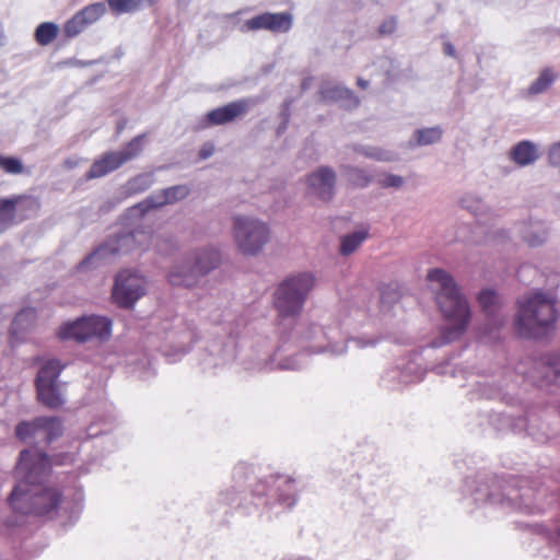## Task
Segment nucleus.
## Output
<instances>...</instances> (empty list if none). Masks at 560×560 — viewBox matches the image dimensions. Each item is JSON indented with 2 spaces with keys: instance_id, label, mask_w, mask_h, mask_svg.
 Wrapping results in <instances>:
<instances>
[{
  "instance_id": "obj_1",
  "label": "nucleus",
  "mask_w": 560,
  "mask_h": 560,
  "mask_svg": "<svg viewBox=\"0 0 560 560\" xmlns=\"http://www.w3.org/2000/svg\"><path fill=\"white\" fill-rule=\"evenodd\" d=\"M51 462L46 453L37 448L20 452L15 465L16 483L7 501L10 509L21 515H33L52 520L60 511L69 513L71 522L78 520L83 504V492L77 490L71 501L60 487L51 480Z\"/></svg>"
},
{
  "instance_id": "obj_2",
  "label": "nucleus",
  "mask_w": 560,
  "mask_h": 560,
  "mask_svg": "<svg viewBox=\"0 0 560 560\" xmlns=\"http://www.w3.org/2000/svg\"><path fill=\"white\" fill-rule=\"evenodd\" d=\"M427 280L446 319L442 329V341L439 345L452 342L464 334L470 322L471 313L468 302L460 293L454 278L444 269L429 270Z\"/></svg>"
},
{
  "instance_id": "obj_3",
  "label": "nucleus",
  "mask_w": 560,
  "mask_h": 560,
  "mask_svg": "<svg viewBox=\"0 0 560 560\" xmlns=\"http://www.w3.org/2000/svg\"><path fill=\"white\" fill-rule=\"evenodd\" d=\"M556 299L541 290L518 301L515 329L520 337L539 339L553 329L558 314Z\"/></svg>"
},
{
  "instance_id": "obj_4",
  "label": "nucleus",
  "mask_w": 560,
  "mask_h": 560,
  "mask_svg": "<svg viewBox=\"0 0 560 560\" xmlns=\"http://www.w3.org/2000/svg\"><path fill=\"white\" fill-rule=\"evenodd\" d=\"M152 242V234L147 229H136L109 235L78 265L79 271H89L113 262L118 256L136 249L145 250Z\"/></svg>"
},
{
  "instance_id": "obj_5",
  "label": "nucleus",
  "mask_w": 560,
  "mask_h": 560,
  "mask_svg": "<svg viewBox=\"0 0 560 560\" xmlns=\"http://www.w3.org/2000/svg\"><path fill=\"white\" fill-rule=\"evenodd\" d=\"M314 287L310 272H300L285 278L275 292V307L282 319L298 316Z\"/></svg>"
},
{
  "instance_id": "obj_6",
  "label": "nucleus",
  "mask_w": 560,
  "mask_h": 560,
  "mask_svg": "<svg viewBox=\"0 0 560 560\" xmlns=\"http://www.w3.org/2000/svg\"><path fill=\"white\" fill-rule=\"evenodd\" d=\"M232 230L235 245L245 256L258 255L270 237L268 224L250 215H235Z\"/></svg>"
},
{
  "instance_id": "obj_7",
  "label": "nucleus",
  "mask_w": 560,
  "mask_h": 560,
  "mask_svg": "<svg viewBox=\"0 0 560 560\" xmlns=\"http://www.w3.org/2000/svg\"><path fill=\"white\" fill-rule=\"evenodd\" d=\"M112 332V320L104 316L89 315L63 323L57 332L61 340L83 343L94 338L106 339Z\"/></svg>"
},
{
  "instance_id": "obj_8",
  "label": "nucleus",
  "mask_w": 560,
  "mask_h": 560,
  "mask_svg": "<svg viewBox=\"0 0 560 560\" xmlns=\"http://www.w3.org/2000/svg\"><path fill=\"white\" fill-rule=\"evenodd\" d=\"M302 337L310 342V349L314 353H330L340 355L346 352L347 346L342 340H336L341 336L339 328H324L318 325H311L305 328L302 324L293 328L289 338Z\"/></svg>"
},
{
  "instance_id": "obj_9",
  "label": "nucleus",
  "mask_w": 560,
  "mask_h": 560,
  "mask_svg": "<svg viewBox=\"0 0 560 560\" xmlns=\"http://www.w3.org/2000/svg\"><path fill=\"white\" fill-rule=\"evenodd\" d=\"M14 434L23 443L49 444L62 434V424L58 417H37L19 422Z\"/></svg>"
},
{
  "instance_id": "obj_10",
  "label": "nucleus",
  "mask_w": 560,
  "mask_h": 560,
  "mask_svg": "<svg viewBox=\"0 0 560 560\" xmlns=\"http://www.w3.org/2000/svg\"><path fill=\"white\" fill-rule=\"evenodd\" d=\"M145 135L132 138L120 151L105 153L96 160L86 173V178H98L119 168L122 164L136 159L143 151Z\"/></svg>"
},
{
  "instance_id": "obj_11",
  "label": "nucleus",
  "mask_w": 560,
  "mask_h": 560,
  "mask_svg": "<svg viewBox=\"0 0 560 560\" xmlns=\"http://www.w3.org/2000/svg\"><path fill=\"white\" fill-rule=\"evenodd\" d=\"M282 348L283 345L275 349L268 341H257L242 353L238 364L250 374L271 372L276 370V360Z\"/></svg>"
},
{
  "instance_id": "obj_12",
  "label": "nucleus",
  "mask_w": 560,
  "mask_h": 560,
  "mask_svg": "<svg viewBox=\"0 0 560 560\" xmlns=\"http://www.w3.org/2000/svg\"><path fill=\"white\" fill-rule=\"evenodd\" d=\"M466 485L470 488V498L476 504L511 509V497L502 492L501 482L497 477L468 478Z\"/></svg>"
},
{
  "instance_id": "obj_13",
  "label": "nucleus",
  "mask_w": 560,
  "mask_h": 560,
  "mask_svg": "<svg viewBox=\"0 0 560 560\" xmlns=\"http://www.w3.org/2000/svg\"><path fill=\"white\" fill-rule=\"evenodd\" d=\"M145 287L143 277L131 270H122L115 278L113 299L118 306L130 308L145 294Z\"/></svg>"
},
{
  "instance_id": "obj_14",
  "label": "nucleus",
  "mask_w": 560,
  "mask_h": 560,
  "mask_svg": "<svg viewBox=\"0 0 560 560\" xmlns=\"http://www.w3.org/2000/svg\"><path fill=\"white\" fill-rule=\"evenodd\" d=\"M190 192L187 185H175L158 191L152 192L145 199L130 209L132 215L137 213L143 217L148 211L161 208L166 205H173L185 199Z\"/></svg>"
},
{
  "instance_id": "obj_15",
  "label": "nucleus",
  "mask_w": 560,
  "mask_h": 560,
  "mask_svg": "<svg viewBox=\"0 0 560 560\" xmlns=\"http://www.w3.org/2000/svg\"><path fill=\"white\" fill-rule=\"evenodd\" d=\"M292 25L293 15L290 12H265L245 21L240 31L247 33L265 30L272 33H287Z\"/></svg>"
},
{
  "instance_id": "obj_16",
  "label": "nucleus",
  "mask_w": 560,
  "mask_h": 560,
  "mask_svg": "<svg viewBox=\"0 0 560 560\" xmlns=\"http://www.w3.org/2000/svg\"><path fill=\"white\" fill-rule=\"evenodd\" d=\"M336 183V172L329 166H319L306 177L310 192L325 202L334 198Z\"/></svg>"
},
{
  "instance_id": "obj_17",
  "label": "nucleus",
  "mask_w": 560,
  "mask_h": 560,
  "mask_svg": "<svg viewBox=\"0 0 560 560\" xmlns=\"http://www.w3.org/2000/svg\"><path fill=\"white\" fill-rule=\"evenodd\" d=\"M253 102L241 98L207 113L205 121L207 126H221L234 121L244 116L250 109Z\"/></svg>"
},
{
  "instance_id": "obj_18",
  "label": "nucleus",
  "mask_w": 560,
  "mask_h": 560,
  "mask_svg": "<svg viewBox=\"0 0 560 560\" xmlns=\"http://www.w3.org/2000/svg\"><path fill=\"white\" fill-rule=\"evenodd\" d=\"M186 256L200 279L217 269L221 262V254L214 247L197 248L187 253Z\"/></svg>"
},
{
  "instance_id": "obj_19",
  "label": "nucleus",
  "mask_w": 560,
  "mask_h": 560,
  "mask_svg": "<svg viewBox=\"0 0 560 560\" xmlns=\"http://www.w3.org/2000/svg\"><path fill=\"white\" fill-rule=\"evenodd\" d=\"M167 280L173 287L191 288L199 282L200 277L196 272L188 257L185 255L170 268L167 272Z\"/></svg>"
},
{
  "instance_id": "obj_20",
  "label": "nucleus",
  "mask_w": 560,
  "mask_h": 560,
  "mask_svg": "<svg viewBox=\"0 0 560 560\" xmlns=\"http://www.w3.org/2000/svg\"><path fill=\"white\" fill-rule=\"evenodd\" d=\"M319 93L324 101L337 102L347 109L355 108L360 103L358 96L350 89L332 82H324Z\"/></svg>"
},
{
  "instance_id": "obj_21",
  "label": "nucleus",
  "mask_w": 560,
  "mask_h": 560,
  "mask_svg": "<svg viewBox=\"0 0 560 560\" xmlns=\"http://www.w3.org/2000/svg\"><path fill=\"white\" fill-rule=\"evenodd\" d=\"M271 495L277 497L279 503L290 509L295 505L298 500V487L296 481L292 477L278 475L273 479Z\"/></svg>"
},
{
  "instance_id": "obj_22",
  "label": "nucleus",
  "mask_w": 560,
  "mask_h": 560,
  "mask_svg": "<svg viewBox=\"0 0 560 560\" xmlns=\"http://www.w3.org/2000/svg\"><path fill=\"white\" fill-rule=\"evenodd\" d=\"M478 302L493 329H498L505 324L506 317L500 313L499 296L493 290H482L478 294Z\"/></svg>"
},
{
  "instance_id": "obj_23",
  "label": "nucleus",
  "mask_w": 560,
  "mask_h": 560,
  "mask_svg": "<svg viewBox=\"0 0 560 560\" xmlns=\"http://www.w3.org/2000/svg\"><path fill=\"white\" fill-rule=\"evenodd\" d=\"M510 159L520 167L534 164L539 159L537 145L529 140L517 142L510 150Z\"/></svg>"
},
{
  "instance_id": "obj_24",
  "label": "nucleus",
  "mask_w": 560,
  "mask_h": 560,
  "mask_svg": "<svg viewBox=\"0 0 560 560\" xmlns=\"http://www.w3.org/2000/svg\"><path fill=\"white\" fill-rule=\"evenodd\" d=\"M522 240L530 247L544 244L548 237V230L541 221L524 222L518 228Z\"/></svg>"
},
{
  "instance_id": "obj_25",
  "label": "nucleus",
  "mask_w": 560,
  "mask_h": 560,
  "mask_svg": "<svg viewBox=\"0 0 560 560\" xmlns=\"http://www.w3.org/2000/svg\"><path fill=\"white\" fill-rule=\"evenodd\" d=\"M557 79L558 73L552 68H544L539 72L538 77L527 88L526 96L532 97L547 92Z\"/></svg>"
},
{
  "instance_id": "obj_26",
  "label": "nucleus",
  "mask_w": 560,
  "mask_h": 560,
  "mask_svg": "<svg viewBox=\"0 0 560 560\" xmlns=\"http://www.w3.org/2000/svg\"><path fill=\"white\" fill-rule=\"evenodd\" d=\"M235 359V349L232 345H224L217 354L208 353L201 361L205 370H217L225 366Z\"/></svg>"
},
{
  "instance_id": "obj_27",
  "label": "nucleus",
  "mask_w": 560,
  "mask_h": 560,
  "mask_svg": "<svg viewBox=\"0 0 560 560\" xmlns=\"http://www.w3.org/2000/svg\"><path fill=\"white\" fill-rule=\"evenodd\" d=\"M14 203V215L16 221H23L34 217L39 210V202L33 197L15 196L10 198Z\"/></svg>"
},
{
  "instance_id": "obj_28",
  "label": "nucleus",
  "mask_w": 560,
  "mask_h": 560,
  "mask_svg": "<svg viewBox=\"0 0 560 560\" xmlns=\"http://www.w3.org/2000/svg\"><path fill=\"white\" fill-rule=\"evenodd\" d=\"M62 369L63 366L58 360H48L38 370L35 381L36 386L58 384Z\"/></svg>"
},
{
  "instance_id": "obj_29",
  "label": "nucleus",
  "mask_w": 560,
  "mask_h": 560,
  "mask_svg": "<svg viewBox=\"0 0 560 560\" xmlns=\"http://www.w3.org/2000/svg\"><path fill=\"white\" fill-rule=\"evenodd\" d=\"M443 130L439 126L417 129L408 144L410 148L434 144L441 140Z\"/></svg>"
},
{
  "instance_id": "obj_30",
  "label": "nucleus",
  "mask_w": 560,
  "mask_h": 560,
  "mask_svg": "<svg viewBox=\"0 0 560 560\" xmlns=\"http://www.w3.org/2000/svg\"><path fill=\"white\" fill-rule=\"evenodd\" d=\"M154 184L152 172L141 173L130 178L122 187L124 194L128 197L139 195L148 190Z\"/></svg>"
},
{
  "instance_id": "obj_31",
  "label": "nucleus",
  "mask_w": 560,
  "mask_h": 560,
  "mask_svg": "<svg viewBox=\"0 0 560 560\" xmlns=\"http://www.w3.org/2000/svg\"><path fill=\"white\" fill-rule=\"evenodd\" d=\"M39 401L48 408L56 409L65 404L59 384L36 386Z\"/></svg>"
},
{
  "instance_id": "obj_32",
  "label": "nucleus",
  "mask_w": 560,
  "mask_h": 560,
  "mask_svg": "<svg viewBox=\"0 0 560 560\" xmlns=\"http://www.w3.org/2000/svg\"><path fill=\"white\" fill-rule=\"evenodd\" d=\"M369 232L365 229L357 230L341 236L339 253L342 256H349L354 253L361 244L368 238Z\"/></svg>"
},
{
  "instance_id": "obj_33",
  "label": "nucleus",
  "mask_w": 560,
  "mask_h": 560,
  "mask_svg": "<svg viewBox=\"0 0 560 560\" xmlns=\"http://www.w3.org/2000/svg\"><path fill=\"white\" fill-rule=\"evenodd\" d=\"M35 311L33 308H25L20 311L11 323L10 334L12 337L20 338V336L28 330L35 322Z\"/></svg>"
},
{
  "instance_id": "obj_34",
  "label": "nucleus",
  "mask_w": 560,
  "mask_h": 560,
  "mask_svg": "<svg viewBox=\"0 0 560 560\" xmlns=\"http://www.w3.org/2000/svg\"><path fill=\"white\" fill-rule=\"evenodd\" d=\"M354 152L380 162H394L398 160L397 153L380 147L358 144L354 147Z\"/></svg>"
},
{
  "instance_id": "obj_35",
  "label": "nucleus",
  "mask_w": 560,
  "mask_h": 560,
  "mask_svg": "<svg viewBox=\"0 0 560 560\" xmlns=\"http://www.w3.org/2000/svg\"><path fill=\"white\" fill-rule=\"evenodd\" d=\"M399 365L401 371V382H404L405 385L421 381L425 374L424 368L416 359H409Z\"/></svg>"
},
{
  "instance_id": "obj_36",
  "label": "nucleus",
  "mask_w": 560,
  "mask_h": 560,
  "mask_svg": "<svg viewBox=\"0 0 560 560\" xmlns=\"http://www.w3.org/2000/svg\"><path fill=\"white\" fill-rule=\"evenodd\" d=\"M341 172L351 185L359 188H365L372 182V176L364 168L358 166L343 165Z\"/></svg>"
},
{
  "instance_id": "obj_37",
  "label": "nucleus",
  "mask_w": 560,
  "mask_h": 560,
  "mask_svg": "<svg viewBox=\"0 0 560 560\" xmlns=\"http://www.w3.org/2000/svg\"><path fill=\"white\" fill-rule=\"evenodd\" d=\"M232 478L237 493H244L247 486H252L250 480L254 479L253 468L245 463H240L233 468Z\"/></svg>"
},
{
  "instance_id": "obj_38",
  "label": "nucleus",
  "mask_w": 560,
  "mask_h": 560,
  "mask_svg": "<svg viewBox=\"0 0 560 560\" xmlns=\"http://www.w3.org/2000/svg\"><path fill=\"white\" fill-rule=\"evenodd\" d=\"M281 352L276 360V369L283 371H299L306 365L305 355L303 352H298L287 357H281Z\"/></svg>"
},
{
  "instance_id": "obj_39",
  "label": "nucleus",
  "mask_w": 560,
  "mask_h": 560,
  "mask_svg": "<svg viewBox=\"0 0 560 560\" xmlns=\"http://www.w3.org/2000/svg\"><path fill=\"white\" fill-rule=\"evenodd\" d=\"M58 25L54 22L40 23L35 31V39L42 46L49 45L58 35Z\"/></svg>"
},
{
  "instance_id": "obj_40",
  "label": "nucleus",
  "mask_w": 560,
  "mask_h": 560,
  "mask_svg": "<svg viewBox=\"0 0 560 560\" xmlns=\"http://www.w3.org/2000/svg\"><path fill=\"white\" fill-rule=\"evenodd\" d=\"M110 12L115 15L133 13L143 4V0H106Z\"/></svg>"
},
{
  "instance_id": "obj_41",
  "label": "nucleus",
  "mask_w": 560,
  "mask_h": 560,
  "mask_svg": "<svg viewBox=\"0 0 560 560\" xmlns=\"http://www.w3.org/2000/svg\"><path fill=\"white\" fill-rule=\"evenodd\" d=\"M15 222L14 203L10 198L0 199V232L5 231Z\"/></svg>"
},
{
  "instance_id": "obj_42",
  "label": "nucleus",
  "mask_w": 560,
  "mask_h": 560,
  "mask_svg": "<svg viewBox=\"0 0 560 560\" xmlns=\"http://www.w3.org/2000/svg\"><path fill=\"white\" fill-rule=\"evenodd\" d=\"M381 385L389 390L399 389L405 384L401 382L400 365H396L386 370L381 376Z\"/></svg>"
},
{
  "instance_id": "obj_43",
  "label": "nucleus",
  "mask_w": 560,
  "mask_h": 560,
  "mask_svg": "<svg viewBox=\"0 0 560 560\" xmlns=\"http://www.w3.org/2000/svg\"><path fill=\"white\" fill-rule=\"evenodd\" d=\"M106 12V5L104 2H95L84 7L78 12L84 23L89 26L95 23Z\"/></svg>"
},
{
  "instance_id": "obj_44",
  "label": "nucleus",
  "mask_w": 560,
  "mask_h": 560,
  "mask_svg": "<svg viewBox=\"0 0 560 560\" xmlns=\"http://www.w3.org/2000/svg\"><path fill=\"white\" fill-rule=\"evenodd\" d=\"M86 24L78 12L63 25V32L67 37H74L86 28Z\"/></svg>"
},
{
  "instance_id": "obj_45",
  "label": "nucleus",
  "mask_w": 560,
  "mask_h": 560,
  "mask_svg": "<svg viewBox=\"0 0 560 560\" xmlns=\"http://www.w3.org/2000/svg\"><path fill=\"white\" fill-rule=\"evenodd\" d=\"M0 168L10 174H20L23 171V164L16 158L0 155Z\"/></svg>"
},
{
  "instance_id": "obj_46",
  "label": "nucleus",
  "mask_w": 560,
  "mask_h": 560,
  "mask_svg": "<svg viewBox=\"0 0 560 560\" xmlns=\"http://www.w3.org/2000/svg\"><path fill=\"white\" fill-rule=\"evenodd\" d=\"M463 208L470 211L472 214L478 215L483 211L485 205L479 197L467 195L460 201Z\"/></svg>"
},
{
  "instance_id": "obj_47",
  "label": "nucleus",
  "mask_w": 560,
  "mask_h": 560,
  "mask_svg": "<svg viewBox=\"0 0 560 560\" xmlns=\"http://www.w3.org/2000/svg\"><path fill=\"white\" fill-rule=\"evenodd\" d=\"M383 188H400L404 185V178L400 175L385 174L378 179Z\"/></svg>"
},
{
  "instance_id": "obj_48",
  "label": "nucleus",
  "mask_w": 560,
  "mask_h": 560,
  "mask_svg": "<svg viewBox=\"0 0 560 560\" xmlns=\"http://www.w3.org/2000/svg\"><path fill=\"white\" fill-rule=\"evenodd\" d=\"M477 392L480 397L487 399H493L500 395V390L489 383H478Z\"/></svg>"
},
{
  "instance_id": "obj_49",
  "label": "nucleus",
  "mask_w": 560,
  "mask_h": 560,
  "mask_svg": "<svg viewBox=\"0 0 560 560\" xmlns=\"http://www.w3.org/2000/svg\"><path fill=\"white\" fill-rule=\"evenodd\" d=\"M492 423L498 431H509L511 430V416L505 413H499L492 419Z\"/></svg>"
},
{
  "instance_id": "obj_50",
  "label": "nucleus",
  "mask_w": 560,
  "mask_h": 560,
  "mask_svg": "<svg viewBox=\"0 0 560 560\" xmlns=\"http://www.w3.org/2000/svg\"><path fill=\"white\" fill-rule=\"evenodd\" d=\"M397 26L396 19L388 18L386 19L378 27V32L381 35H390L395 32Z\"/></svg>"
},
{
  "instance_id": "obj_51",
  "label": "nucleus",
  "mask_w": 560,
  "mask_h": 560,
  "mask_svg": "<svg viewBox=\"0 0 560 560\" xmlns=\"http://www.w3.org/2000/svg\"><path fill=\"white\" fill-rule=\"evenodd\" d=\"M548 160L552 166H560V141L550 147Z\"/></svg>"
},
{
  "instance_id": "obj_52",
  "label": "nucleus",
  "mask_w": 560,
  "mask_h": 560,
  "mask_svg": "<svg viewBox=\"0 0 560 560\" xmlns=\"http://www.w3.org/2000/svg\"><path fill=\"white\" fill-rule=\"evenodd\" d=\"M547 363L553 371L555 375L560 378V354H550L547 359Z\"/></svg>"
},
{
  "instance_id": "obj_53",
  "label": "nucleus",
  "mask_w": 560,
  "mask_h": 560,
  "mask_svg": "<svg viewBox=\"0 0 560 560\" xmlns=\"http://www.w3.org/2000/svg\"><path fill=\"white\" fill-rule=\"evenodd\" d=\"M189 351V348L186 346H180L178 349L172 352L171 350L165 353L168 359V362H175L179 360L185 353Z\"/></svg>"
},
{
  "instance_id": "obj_54",
  "label": "nucleus",
  "mask_w": 560,
  "mask_h": 560,
  "mask_svg": "<svg viewBox=\"0 0 560 560\" xmlns=\"http://www.w3.org/2000/svg\"><path fill=\"white\" fill-rule=\"evenodd\" d=\"M349 341L352 342L358 348H365L368 346H374L375 345V341L372 340V339L365 340V339H362V338H352Z\"/></svg>"
},
{
  "instance_id": "obj_55",
  "label": "nucleus",
  "mask_w": 560,
  "mask_h": 560,
  "mask_svg": "<svg viewBox=\"0 0 560 560\" xmlns=\"http://www.w3.org/2000/svg\"><path fill=\"white\" fill-rule=\"evenodd\" d=\"M290 105H291V102L290 101H285L284 104H283V107L281 109V113H280V117L283 121H287V122H290Z\"/></svg>"
},
{
  "instance_id": "obj_56",
  "label": "nucleus",
  "mask_w": 560,
  "mask_h": 560,
  "mask_svg": "<svg viewBox=\"0 0 560 560\" xmlns=\"http://www.w3.org/2000/svg\"><path fill=\"white\" fill-rule=\"evenodd\" d=\"M221 498L230 505H240L241 501L243 500H238L237 495H233L232 498H230L228 493H221Z\"/></svg>"
},
{
  "instance_id": "obj_57",
  "label": "nucleus",
  "mask_w": 560,
  "mask_h": 560,
  "mask_svg": "<svg viewBox=\"0 0 560 560\" xmlns=\"http://www.w3.org/2000/svg\"><path fill=\"white\" fill-rule=\"evenodd\" d=\"M443 51H444L445 55H447L450 57H455L456 56V49H455V47L450 42L444 43Z\"/></svg>"
},
{
  "instance_id": "obj_58",
  "label": "nucleus",
  "mask_w": 560,
  "mask_h": 560,
  "mask_svg": "<svg viewBox=\"0 0 560 560\" xmlns=\"http://www.w3.org/2000/svg\"><path fill=\"white\" fill-rule=\"evenodd\" d=\"M213 153V147L212 145H205L201 150H200V158L201 159H208L209 156H211Z\"/></svg>"
},
{
  "instance_id": "obj_59",
  "label": "nucleus",
  "mask_w": 560,
  "mask_h": 560,
  "mask_svg": "<svg viewBox=\"0 0 560 560\" xmlns=\"http://www.w3.org/2000/svg\"><path fill=\"white\" fill-rule=\"evenodd\" d=\"M260 488H264L262 485H256V488L252 490V494L257 497L258 500H261L262 490Z\"/></svg>"
},
{
  "instance_id": "obj_60",
  "label": "nucleus",
  "mask_w": 560,
  "mask_h": 560,
  "mask_svg": "<svg viewBox=\"0 0 560 560\" xmlns=\"http://www.w3.org/2000/svg\"><path fill=\"white\" fill-rule=\"evenodd\" d=\"M288 126H289V122L282 120L277 129V135L281 136L288 129Z\"/></svg>"
},
{
  "instance_id": "obj_61",
  "label": "nucleus",
  "mask_w": 560,
  "mask_h": 560,
  "mask_svg": "<svg viewBox=\"0 0 560 560\" xmlns=\"http://www.w3.org/2000/svg\"><path fill=\"white\" fill-rule=\"evenodd\" d=\"M530 269H532V268H530L529 266H522V267L520 268V270L517 271V276H518V278H520V279H522V275H523L525 271L530 270Z\"/></svg>"
},
{
  "instance_id": "obj_62",
  "label": "nucleus",
  "mask_w": 560,
  "mask_h": 560,
  "mask_svg": "<svg viewBox=\"0 0 560 560\" xmlns=\"http://www.w3.org/2000/svg\"><path fill=\"white\" fill-rule=\"evenodd\" d=\"M358 85H359L360 88H362V89H365V88H368V85H369V81H366V80H364V79L359 78V79H358Z\"/></svg>"
},
{
  "instance_id": "obj_63",
  "label": "nucleus",
  "mask_w": 560,
  "mask_h": 560,
  "mask_svg": "<svg viewBox=\"0 0 560 560\" xmlns=\"http://www.w3.org/2000/svg\"><path fill=\"white\" fill-rule=\"evenodd\" d=\"M5 35L3 30L0 28V46H3L5 44Z\"/></svg>"
},
{
  "instance_id": "obj_64",
  "label": "nucleus",
  "mask_w": 560,
  "mask_h": 560,
  "mask_svg": "<svg viewBox=\"0 0 560 560\" xmlns=\"http://www.w3.org/2000/svg\"><path fill=\"white\" fill-rule=\"evenodd\" d=\"M556 536L560 540V526L556 529Z\"/></svg>"
}]
</instances>
